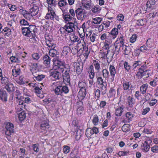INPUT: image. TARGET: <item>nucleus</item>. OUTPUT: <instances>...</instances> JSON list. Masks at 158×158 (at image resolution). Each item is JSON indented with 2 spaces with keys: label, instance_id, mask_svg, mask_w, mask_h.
<instances>
[{
  "label": "nucleus",
  "instance_id": "nucleus-41",
  "mask_svg": "<svg viewBox=\"0 0 158 158\" xmlns=\"http://www.w3.org/2000/svg\"><path fill=\"white\" fill-rule=\"evenodd\" d=\"M102 73L103 77L104 78L106 79L109 77L110 76L109 73L107 69H103Z\"/></svg>",
  "mask_w": 158,
  "mask_h": 158
},
{
  "label": "nucleus",
  "instance_id": "nucleus-22",
  "mask_svg": "<svg viewBox=\"0 0 158 158\" xmlns=\"http://www.w3.org/2000/svg\"><path fill=\"white\" fill-rule=\"evenodd\" d=\"M22 13L24 18L27 20H30L33 19V16L30 12H28L25 10H23Z\"/></svg>",
  "mask_w": 158,
  "mask_h": 158
},
{
  "label": "nucleus",
  "instance_id": "nucleus-55",
  "mask_svg": "<svg viewBox=\"0 0 158 158\" xmlns=\"http://www.w3.org/2000/svg\"><path fill=\"white\" fill-rule=\"evenodd\" d=\"M70 51V48L69 46H65L63 48V53L64 54H67Z\"/></svg>",
  "mask_w": 158,
  "mask_h": 158
},
{
  "label": "nucleus",
  "instance_id": "nucleus-15",
  "mask_svg": "<svg viewBox=\"0 0 158 158\" xmlns=\"http://www.w3.org/2000/svg\"><path fill=\"white\" fill-rule=\"evenodd\" d=\"M123 44L121 43H117V42H115L114 45V50L113 52V55L114 54H118L120 48H122L123 49Z\"/></svg>",
  "mask_w": 158,
  "mask_h": 158
},
{
  "label": "nucleus",
  "instance_id": "nucleus-21",
  "mask_svg": "<svg viewBox=\"0 0 158 158\" xmlns=\"http://www.w3.org/2000/svg\"><path fill=\"white\" fill-rule=\"evenodd\" d=\"M0 80L2 84L4 85H6L9 83V79L8 77L4 75H3L0 77Z\"/></svg>",
  "mask_w": 158,
  "mask_h": 158
},
{
  "label": "nucleus",
  "instance_id": "nucleus-1",
  "mask_svg": "<svg viewBox=\"0 0 158 158\" xmlns=\"http://www.w3.org/2000/svg\"><path fill=\"white\" fill-rule=\"evenodd\" d=\"M38 67L37 64L33 63L30 69L33 76L35 78V80L37 81H41L45 78V76L43 74H40L38 69L37 68Z\"/></svg>",
  "mask_w": 158,
  "mask_h": 158
},
{
  "label": "nucleus",
  "instance_id": "nucleus-50",
  "mask_svg": "<svg viewBox=\"0 0 158 158\" xmlns=\"http://www.w3.org/2000/svg\"><path fill=\"white\" fill-rule=\"evenodd\" d=\"M98 118L97 115H94L93 120V123L94 125H97L98 123Z\"/></svg>",
  "mask_w": 158,
  "mask_h": 158
},
{
  "label": "nucleus",
  "instance_id": "nucleus-4",
  "mask_svg": "<svg viewBox=\"0 0 158 158\" xmlns=\"http://www.w3.org/2000/svg\"><path fill=\"white\" fill-rule=\"evenodd\" d=\"M78 87L80 88L78 95L84 97L86 95V89L87 86L86 83L83 81H80L78 85Z\"/></svg>",
  "mask_w": 158,
  "mask_h": 158
},
{
  "label": "nucleus",
  "instance_id": "nucleus-35",
  "mask_svg": "<svg viewBox=\"0 0 158 158\" xmlns=\"http://www.w3.org/2000/svg\"><path fill=\"white\" fill-rule=\"evenodd\" d=\"M21 29L22 33L24 35L30 37V33L28 31V27H22Z\"/></svg>",
  "mask_w": 158,
  "mask_h": 158
},
{
  "label": "nucleus",
  "instance_id": "nucleus-52",
  "mask_svg": "<svg viewBox=\"0 0 158 158\" xmlns=\"http://www.w3.org/2000/svg\"><path fill=\"white\" fill-rule=\"evenodd\" d=\"M97 82L99 85H101L105 83L106 81H103V79L101 77H97Z\"/></svg>",
  "mask_w": 158,
  "mask_h": 158
},
{
  "label": "nucleus",
  "instance_id": "nucleus-16",
  "mask_svg": "<svg viewBox=\"0 0 158 158\" xmlns=\"http://www.w3.org/2000/svg\"><path fill=\"white\" fill-rule=\"evenodd\" d=\"M40 127L41 129L44 131L48 129L49 128L48 120L46 119L42 121L40 124Z\"/></svg>",
  "mask_w": 158,
  "mask_h": 158
},
{
  "label": "nucleus",
  "instance_id": "nucleus-59",
  "mask_svg": "<svg viewBox=\"0 0 158 158\" xmlns=\"http://www.w3.org/2000/svg\"><path fill=\"white\" fill-rule=\"evenodd\" d=\"M32 56L34 60H38L40 57V55L37 53L33 54Z\"/></svg>",
  "mask_w": 158,
  "mask_h": 158
},
{
  "label": "nucleus",
  "instance_id": "nucleus-28",
  "mask_svg": "<svg viewBox=\"0 0 158 158\" xmlns=\"http://www.w3.org/2000/svg\"><path fill=\"white\" fill-rule=\"evenodd\" d=\"M11 30L10 28L7 27H6L4 28L2 30L1 33H2L4 35L9 36L11 35Z\"/></svg>",
  "mask_w": 158,
  "mask_h": 158
},
{
  "label": "nucleus",
  "instance_id": "nucleus-27",
  "mask_svg": "<svg viewBox=\"0 0 158 158\" xmlns=\"http://www.w3.org/2000/svg\"><path fill=\"white\" fill-rule=\"evenodd\" d=\"M57 48H54L49 49V54L51 56L54 57L58 54Z\"/></svg>",
  "mask_w": 158,
  "mask_h": 158
},
{
  "label": "nucleus",
  "instance_id": "nucleus-6",
  "mask_svg": "<svg viewBox=\"0 0 158 158\" xmlns=\"http://www.w3.org/2000/svg\"><path fill=\"white\" fill-rule=\"evenodd\" d=\"M55 65L54 68V70H60V71H64V70L65 62L60 60H56L54 61Z\"/></svg>",
  "mask_w": 158,
  "mask_h": 158
},
{
  "label": "nucleus",
  "instance_id": "nucleus-46",
  "mask_svg": "<svg viewBox=\"0 0 158 158\" xmlns=\"http://www.w3.org/2000/svg\"><path fill=\"white\" fill-rule=\"evenodd\" d=\"M93 21L92 22V23L96 24H99L101 22L102 19L101 18H95L93 19Z\"/></svg>",
  "mask_w": 158,
  "mask_h": 158
},
{
  "label": "nucleus",
  "instance_id": "nucleus-61",
  "mask_svg": "<svg viewBox=\"0 0 158 158\" xmlns=\"http://www.w3.org/2000/svg\"><path fill=\"white\" fill-rule=\"evenodd\" d=\"M114 150V148L111 147H109L106 149V151L107 153L110 155V153H112Z\"/></svg>",
  "mask_w": 158,
  "mask_h": 158
},
{
  "label": "nucleus",
  "instance_id": "nucleus-63",
  "mask_svg": "<svg viewBox=\"0 0 158 158\" xmlns=\"http://www.w3.org/2000/svg\"><path fill=\"white\" fill-rule=\"evenodd\" d=\"M116 90L113 88H111L109 90V93L110 94V97H112L115 95L116 94Z\"/></svg>",
  "mask_w": 158,
  "mask_h": 158
},
{
  "label": "nucleus",
  "instance_id": "nucleus-26",
  "mask_svg": "<svg viewBox=\"0 0 158 158\" xmlns=\"http://www.w3.org/2000/svg\"><path fill=\"white\" fill-rule=\"evenodd\" d=\"M83 10L81 8H78L75 10V13L78 19H81V16L84 12Z\"/></svg>",
  "mask_w": 158,
  "mask_h": 158
},
{
  "label": "nucleus",
  "instance_id": "nucleus-17",
  "mask_svg": "<svg viewBox=\"0 0 158 158\" xmlns=\"http://www.w3.org/2000/svg\"><path fill=\"white\" fill-rule=\"evenodd\" d=\"M118 34V29L115 28H113L110 31V39L112 40L116 37Z\"/></svg>",
  "mask_w": 158,
  "mask_h": 158
},
{
  "label": "nucleus",
  "instance_id": "nucleus-57",
  "mask_svg": "<svg viewBox=\"0 0 158 158\" xmlns=\"http://www.w3.org/2000/svg\"><path fill=\"white\" fill-rule=\"evenodd\" d=\"M124 67L126 70L129 71L131 69V66L128 63L125 61L124 63Z\"/></svg>",
  "mask_w": 158,
  "mask_h": 158
},
{
  "label": "nucleus",
  "instance_id": "nucleus-33",
  "mask_svg": "<svg viewBox=\"0 0 158 158\" xmlns=\"http://www.w3.org/2000/svg\"><path fill=\"white\" fill-rule=\"evenodd\" d=\"M101 87L100 89H101L102 94L104 95L106 93V87H107V83H105L104 84L100 85Z\"/></svg>",
  "mask_w": 158,
  "mask_h": 158
},
{
  "label": "nucleus",
  "instance_id": "nucleus-25",
  "mask_svg": "<svg viewBox=\"0 0 158 158\" xmlns=\"http://www.w3.org/2000/svg\"><path fill=\"white\" fill-rule=\"evenodd\" d=\"M156 3L155 0H148L146 4L147 8L153 9Z\"/></svg>",
  "mask_w": 158,
  "mask_h": 158
},
{
  "label": "nucleus",
  "instance_id": "nucleus-30",
  "mask_svg": "<svg viewBox=\"0 0 158 158\" xmlns=\"http://www.w3.org/2000/svg\"><path fill=\"white\" fill-rule=\"evenodd\" d=\"M150 148V145L144 142L142 143L141 146V149L144 152H148Z\"/></svg>",
  "mask_w": 158,
  "mask_h": 158
},
{
  "label": "nucleus",
  "instance_id": "nucleus-37",
  "mask_svg": "<svg viewBox=\"0 0 158 158\" xmlns=\"http://www.w3.org/2000/svg\"><path fill=\"white\" fill-rule=\"evenodd\" d=\"M127 100L129 105L130 107H132L133 104L135 103V99L130 96L127 98Z\"/></svg>",
  "mask_w": 158,
  "mask_h": 158
},
{
  "label": "nucleus",
  "instance_id": "nucleus-34",
  "mask_svg": "<svg viewBox=\"0 0 158 158\" xmlns=\"http://www.w3.org/2000/svg\"><path fill=\"white\" fill-rule=\"evenodd\" d=\"M148 85L147 83L144 84L140 87V91L142 94H144L146 92Z\"/></svg>",
  "mask_w": 158,
  "mask_h": 158
},
{
  "label": "nucleus",
  "instance_id": "nucleus-20",
  "mask_svg": "<svg viewBox=\"0 0 158 158\" xmlns=\"http://www.w3.org/2000/svg\"><path fill=\"white\" fill-rule=\"evenodd\" d=\"M76 66V68L75 70H76V72L78 74H79L81 73L83 69V64L81 63V64L78 63H77L74 66Z\"/></svg>",
  "mask_w": 158,
  "mask_h": 158
},
{
  "label": "nucleus",
  "instance_id": "nucleus-3",
  "mask_svg": "<svg viewBox=\"0 0 158 158\" xmlns=\"http://www.w3.org/2000/svg\"><path fill=\"white\" fill-rule=\"evenodd\" d=\"M84 37H82L81 40L77 43V48L81 47L79 49V50L78 49L75 48L77 53L80 51H81V52H82L83 51H84L85 52H86L87 51H90L89 50H88V47L86 46V43L84 41Z\"/></svg>",
  "mask_w": 158,
  "mask_h": 158
},
{
  "label": "nucleus",
  "instance_id": "nucleus-19",
  "mask_svg": "<svg viewBox=\"0 0 158 158\" xmlns=\"http://www.w3.org/2000/svg\"><path fill=\"white\" fill-rule=\"evenodd\" d=\"M44 64L48 66H50L51 58L48 55H45L43 56Z\"/></svg>",
  "mask_w": 158,
  "mask_h": 158
},
{
  "label": "nucleus",
  "instance_id": "nucleus-11",
  "mask_svg": "<svg viewBox=\"0 0 158 158\" xmlns=\"http://www.w3.org/2000/svg\"><path fill=\"white\" fill-rule=\"evenodd\" d=\"M133 49V46L131 44L130 46H127L123 45V53L126 55H128L131 53H132Z\"/></svg>",
  "mask_w": 158,
  "mask_h": 158
},
{
  "label": "nucleus",
  "instance_id": "nucleus-42",
  "mask_svg": "<svg viewBox=\"0 0 158 158\" xmlns=\"http://www.w3.org/2000/svg\"><path fill=\"white\" fill-rule=\"evenodd\" d=\"M152 73L150 70L146 69L143 72V76H144L146 78L148 77L151 75Z\"/></svg>",
  "mask_w": 158,
  "mask_h": 158
},
{
  "label": "nucleus",
  "instance_id": "nucleus-56",
  "mask_svg": "<svg viewBox=\"0 0 158 158\" xmlns=\"http://www.w3.org/2000/svg\"><path fill=\"white\" fill-rule=\"evenodd\" d=\"M20 23L21 26H26L29 25L28 23L24 19L21 20L20 21Z\"/></svg>",
  "mask_w": 158,
  "mask_h": 158
},
{
  "label": "nucleus",
  "instance_id": "nucleus-24",
  "mask_svg": "<svg viewBox=\"0 0 158 158\" xmlns=\"http://www.w3.org/2000/svg\"><path fill=\"white\" fill-rule=\"evenodd\" d=\"M46 44L50 49L55 48L56 46V44L54 43V42L53 40H48L46 41Z\"/></svg>",
  "mask_w": 158,
  "mask_h": 158
},
{
  "label": "nucleus",
  "instance_id": "nucleus-12",
  "mask_svg": "<svg viewBox=\"0 0 158 158\" xmlns=\"http://www.w3.org/2000/svg\"><path fill=\"white\" fill-rule=\"evenodd\" d=\"M81 3L82 6L87 10L90 9L93 6L91 0H81Z\"/></svg>",
  "mask_w": 158,
  "mask_h": 158
},
{
  "label": "nucleus",
  "instance_id": "nucleus-5",
  "mask_svg": "<svg viewBox=\"0 0 158 158\" xmlns=\"http://www.w3.org/2000/svg\"><path fill=\"white\" fill-rule=\"evenodd\" d=\"M46 19H50L52 20L54 19L58 20V17L56 15L54 10L51 8V7H48V12L45 17Z\"/></svg>",
  "mask_w": 158,
  "mask_h": 158
},
{
  "label": "nucleus",
  "instance_id": "nucleus-36",
  "mask_svg": "<svg viewBox=\"0 0 158 158\" xmlns=\"http://www.w3.org/2000/svg\"><path fill=\"white\" fill-rule=\"evenodd\" d=\"M21 72V70L19 68L14 69L12 70V74L13 76L17 77L19 75Z\"/></svg>",
  "mask_w": 158,
  "mask_h": 158
},
{
  "label": "nucleus",
  "instance_id": "nucleus-10",
  "mask_svg": "<svg viewBox=\"0 0 158 158\" xmlns=\"http://www.w3.org/2000/svg\"><path fill=\"white\" fill-rule=\"evenodd\" d=\"M66 27V31L68 33H70L74 31L75 30V25L72 22H69L65 25Z\"/></svg>",
  "mask_w": 158,
  "mask_h": 158
},
{
  "label": "nucleus",
  "instance_id": "nucleus-40",
  "mask_svg": "<svg viewBox=\"0 0 158 158\" xmlns=\"http://www.w3.org/2000/svg\"><path fill=\"white\" fill-rule=\"evenodd\" d=\"M70 39L73 42H77V43L80 41L79 40L80 38L75 35H72L70 37Z\"/></svg>",
  "mask_w": 158,
  "mask_h": 158
},
{
  "label": "nucleus",
  "instance_id": "nucleus-45",
  "mask_svg": "<svg viewBox=\"0 0 158 158\" xmlns=\"http://www.w3.org/2000/svg\"><path fill=\"white\" fill-rule=\"evenodd\" d=\"M93 134L92 129L90 128H88L86 130L85 135L87 137H90Z\"/></svg>",
  "mask_w": 158,
  "mask_h": 158
},
{
  "label": "nucleus",
  "instance_id": "nucleus-39",
  "mask_svg": "<svg viewBox=\"0 0 158 158\" xmlns=\"http://www.w3.org/2000/svg\"><path fill=\"white\" fill-rule=\"evenodd\" d=\"M125 117L126 119H127V121H126L127 122L129 123L131 120V119L133 117V115L131 112H128L126 113Z\"/></svg>",
  "mask_w": 158,
  "mask_h": 158
},
{
  "label": "nucleus",
  "instance_id": "nucleus-13",
  "mask_svg": "<svg viewBox=\"0 0 158 158\" xmlns=\"http://www.w3.org/2000/svg\"><path fill=\"white\" fill-rule=\"evenodd\" d=\"M109 70L111 77L110 80L111 81H113L114 80L115 75L117 73L115 67L113 65L111 64L110 65Z\"/></svg>",
  "mask_w": 158,
  "mask_h": 158
},
{
  "label": "nucleus",
  "instance_id": "nucleus-62",
  "mask_svg": "<svg viewBox=\"0 0 158 158\" xmlns=\"http://www.w3.org/2000/svg\"><path fill=\"white\" fill-rule=\"evenodd\" d=\"M39 144L38 143L33 144L32 145V147L34 151L36 152H38L39 151L38 148Z\"/></svg>",
  "mask_w": 158,
  "mask_h": 158
},
{
  "label": "nucleus",
  "instance_id": "nucleus-32",
  "mask_svg": "<svg viewBox=\"0 0 158 158\" xmlns=\"http://www.w3.org/2000/svg\"><path fill=\"white\" fill-rule=\"evenodd\" d=\"M6 85L5 88L8 92H10L15 90V87L14 86L13 84L8 83V84Z\"/></svg>",
  "mask_w": 158,
  "mask_h": 158
},
{
  "label": "nucleus",
  "instance_id": "nucleus-64",
  "mask_svg": "<svg viewBox=\"0 0 158 158\" xmlns=\"http://www.w3.org/2000/svg\"><path fill=\"white\" fill-rule=\"evenodd\" d=\"M70 147L67 146H64L63 148V152L65 153H68L70 150Z\"/></svg>",
  "mask_w": 158,
  "mask_h": 158
},
{
  "label": "nucleus",
  "instance_id": "nucleus-8",
  "mask_svg": "<svg viewBox=\"0 0 158 158\" xmlns=\"http://www.w3.org/2000/svg\"><path fill=\"white\" fill-rule=\"evenodd\" d=\"M63 71H60V70H55L51 73L50 75L51 78L53 81L59 80L61 77V73Z\"/></svg>",
  "mask_w": 158,
  "mask_h": 158
},
{
  "label": "nucleus",
  "instance_id": "nucleus-58",
  "mask_svg": "<svg viewBox=\"0 0 158 158\" xmlns=\"http://www.w3.org/2000/svg\"><path fill=\"white\" fill-rule=\"evenodd\" d=\"M94 93L96 97H97L98 98H99L100 94V90L98 89H94Z\"/></svg>",
  "mask_w": 158,
  "mask_h": 158
},
{
  "label": "nucleus",
  "instance_id": "nucleus-51",
  "mask_svg": "<svg viewBox=\"0 0 158 158\" xmlns=\"http://www.w3.org/2000/svg\"><path fill=\"white\" fill-rule=\"evenodd\" d=\"M73 17L69 14H66L64 15L63 19L65 21H69L71 20Z\"/></svg>",
  "mask_w": 158,
  "mask_h": 158
},
{
  "label": "nucleus",
  "instance_id": "nucleus-54",
  "mask_svg": "<svg viewBox=\"0 0 158 158\" xmlns=\"http://www.w3.org/2000/svg\"><path fill=\"white\" fill-rule=\"evenodd\" d=\"M8 7L11 11H14L18 8L17 6L16 5H13L10 4H8Z\"/></svg>",
  "mask_w": 158,
  "mask_h": 158
},
{
  "label": "nucleus",
  "instance_id": "nucleus-9",
  "mask_svg": "<svg viewBox=\"0 0 158 158\" xmlns=\"http://www.w3.org/2000/svg\"><path fill=\"white\" fill-rule=\"evenodd\" d=\"M14 126L11 123H8L6 126L5 134L9 136L14 132Z\"/></svg>",
  "mask_w": 158,
  "mask_h": 158
},
{
  "label": "nucleus",
  "instance_id": "nucleus-49",
  "mask_svg": "<svg viewBox=\"0 0 158 158\" xmlns=\"http://www.w3.org/2000/svg\"><path fill=\"white\" fill-rule=\"evenodd\" d=\"M67 4V2L65 0L60 1L58 3V5L60 7H64Z\"/></svg>",
  "mask_w": 158,
  "mask_h": 158
},
{
  "label": "nucleus",
  "instance_id": "nucleus-44",
  "mask_svg": "<svg viewBox=\"0 0 158 158\" xmlns=\"http://www.w3.org/2000/svg\"><path fill=\"white\" fill-rule=\"evenodd\" d=\"M94 65L96 70H99L100 68V64L99 62L96 60H93Z\"/></svg>",
  "mask_w": 158,
  "mask_h": 158
},
{
  "label": "nucleus",
  "instance_id": "nucleus-38",
  "mask_svg": "<svg viewBox=\"0 0 158 158\" xmlns=\"http://www.w3.org/2000/svg\"><path fill=\"white\" fill-rule=\"evenodd\" d=\"M123 108L119 106L115 110V114L117 116H121L123 112Z\"/></svg>",
  "mask_w": 158,
  "mask_h": 158
},
{
  "label": "nucleus",
  "instance_id": "nucleus-23",
  "mask_svg": "<svg viewBox=\"0 0 158 158\" xmlns=\"http://www.w3.org/2000/svg\"><path fill=\"white\" fill-rule=\"evenodd\" d=\"M28 31L30 33V37L31 35L33 36L34 35L35 32L36 31V28L35 26L34 25H29L28 27Z\"/></svg>",
  "mask_w": 158,
  "mask_h": 158
},
{
  "label": "nucleus",
  "instance_id": "nucleus-2",
  "mask_svg": "<svg viewBox=\"0 0 158 158\" xmlns=\"http://www.w3.org/2000/svg\"><path fill=\"white\" fill-rule=\"evenodd\" d=\"M54 92L56 95L64 96V94H68L69 92V87L66 85H59L57 86L54 89Z\"/></svg>",
  "mask_w": 158,
  "mask_h": 158
},
{
  "label": "nucleus",
  "instance_id": "nucleus-7",
  "mask_svg": "<svg viewBox=\"0 0 158 158\" xmlns=\"http://www.w3.org/2000/svg\"><path fill=\"white\" fill-rule=\"evenodd\" d=\"M64 73H62V76L63 78V81L66 83H69L70 84V71L69 69H64Z\"/></svg>",
  "mask_w": 158,
  "mask_h": 158
},
{
  "label": "nucleus",
  "instance_id": "nucleus-47",
  "mask_svg": "<svg viewBox=\"0 0 158 158\" xmlns=\"http://www.w3.org/2000/svg\"><path fill=\"white\" fill-rule=\"evenodd\" d=\"M129 125L124 124L122 127V129L123 132H128L130 130V129L129 128Z\"/></svg>",
  "mask_w": 158,
  "mask_h": 158
},
{
  "label": "nucleus",
  "instance_id": "nucleus-29",
  "mask_svg": "<svg viewBox=\"0 0 158 158\" xmlns=\"http://www.w3.org/2000/svg\"><path fill=\"white\" fill-rule=\"evenodd\" d=\"M39 11V8L36 6H34L31 8L29 12L33 16L36 15L38 13Z\"/></svg>",
  "mask_w": 158,
  "mask_h": 158
},
{
  "label": "nucleus",
  "instance_id": "nucleus-18",
  "mask_svg": "<svg viewBox=\"0 0 158 158\" xmlns=\"http://www.w3.org/2000/svg\"><path fill=\"white\" fill-rule=\"evenodd\" d=\"M0 98L3 102H6L7 101V95L5 91H0Z\"/></svg>",
  "mask_w": 158,
  "mask_h": 158
},
{
  "label": "nucleus",
  "instance_id": "nucleus-31",
  "mask_svg": "<svg viewBox=\"0 0 158 158\" xmlns=\"http://www.w3.org/2000/svg\"><path fill=\"white\" fill-rule=\"evenodd\" d=\"M110 37L109 36H107L106 34V33L103 34L101 36L100 39L102 40H104L106 39V41L107 42L110 44L112 42V40L110 39Z\"/></svg>",
  "mask_w": 158,
  "mask_h": 158
},
{
  "label": "nucleus",
  "instance_id": "nucleus-14",
  "mask_svg": "<svg viewBox=\"0 0 158 158\" xmlns=\"http://www.w3.org/2000/svg\"><path fill=\"white\" fill-rule=\"evenodd\" d=\"M123 88L124 90L128 89L129 88H130V89L132 90L134 87L133 86L131 82L125 81L123 84Z\"/></svg>",
  "mask_w": 158,
  "mask_h": 158
},
{
  "label": "nucleus",
  "instance_id": "nucleus-48",
  "mask_svg": "<svg viewBox=\"0 0 158 158\" xmlns=\"http://www.w3.org/2000/svg\"><path fill=\"white\" fill-rule=\"evenodd\" d=\"M10 60L12 63H20V60L18 58L14 56H12L10 58Z\"/></svg>",
  "mask_w": 158,
  "mask_h": 158
},
{
  "label": "nucleus",
  "instance_id": "nucleus-43",
  "mask_svg": "<svg viewBox=\"0 0 158 158\" xmlns=\"http://www.w3.org/2000/svg\"><path fill=\"white\" fill-rule=\"evenodd\" d=\"M26 113L24 111H22L19 114V118L20 120L22 121L24 120L26 118Z\"/></svg>",
  "mask_w": 158,
  "mask_h": 158
},
{
  "label": "nucleus",
  "instance_id": "nucleus-53",
  "mask_svg": "<svg viewBox=\"0 0 158 158\" xmlns=\"http://www.w3.org/2000/svg\"><path fill=\"white\" fill-rule=\"evenodd\" d=\"M136 23L138 26H143L144 25L145 22L143 19H140L136 20Z\"/></svg>",
  "mask_w": 158,
  "mask_h": 158
},
{
  "label": "nucleus",
  "instance_id": "nucleus-60",
  "mask_svg": "<svg viewBox=\"0 0 158 158\" xmlns=\"http://www.w3.org/2000/svg\"><path fill=\"white\" fill-rule=\"evenodd\" d=\"M137 38V36L135 34H133L130 39V42L132 43H133L136 41Z\"/></svg>",
  "mask_w": 158,
  "mask_h": 158
}]
</instances>
